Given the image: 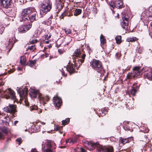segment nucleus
<instances>
[{"label": "nucleus", "instance_id": "obj_1", "mask_svg": "<svg viewBox=\"0 0 152 152\" xmlns=\"http://www.w3.org/2000/svg\"><path fill=\"white\" fill-rule=\"evenodd\" d=\"M83 55L81 56V58L73 57L72 58V62L74 64L71 63L70 61L68 63V65L66 67H64V69L62 68L60 70L63 75L66 76L65 71L69 72L70 74L74 72V67H76L77 68H79L85 60L86 55L84 52L82 53Z\"/></svg>", "mask_w": 152, "mask_h": 152}, {"label": "nucleus", "instance_id": "obj_2", "mask_svg": "<svg viewBox=\"0 0 152 152\" xmlns=\"http://www.w3.org/2000/svg\"><path fill=\"white\" fill-rule=\"evenodd\" d=\"M90 64L91 67L98 72L103 73L104 72L102 63L99 60L93 59L90 62Z\"/></svg>", "mask_w": 152, "mask_h": 152}, {"label": "nucleus", "instance_id": "obj_3", "mask_svg": "<svg viewBox=\"0 0 152 152\" xmlns=\"http://www.w3.org/2000/svg\"><path fill=\"white\" fill-rule=\"evenodd\" d=\"M0 96L7 99L10 98L14 100L16 98L14 92L10 88L4 91H1L0 90Z\"/></svg>", "mask_w": 152, "mask_h": 152}, {"label": "nucleus", "instance_id": "obj_4", "mask_svg": "<svg viewBox=\"0 0 152 152\" xmlns=\"http://www.w3.org/2000/svg\"><path fill=\"white\" fill-rule=\"evenodd\" d=\"M32 12V10L31 9L27 8L24 9L22 11L20 21H24L26 22L28 21L30 19L29 14Z\"/></svg>", "mask_w": 152, "mask_h": 152}, {"label": "nucleus", "instance_id": "obj_5", "mask_svg": "<svg viewBox=\"0 0 152 152\" xmlns=\"http://www.w3.org/2000/svg\"><path fill=\"white\" fill-rule=\"evenodd\" d=\"M51 8V3L49 0H45L41 5V10L44 13L50 11Z\"/></svg>", "mask_w": 152, "mask_h": 152}, {"label": "nucleus", "instance_id": "obj_6", "mask_svg": "<svg viewBox=\"0 0 152 152\" xmlns=\"http://www.w3.org/2000/svg\"><path fill=\"white\" fill-rule=\"evenodd\" d=\"M43 142L42 144V152H52L51 142L47 140L45 142V144Z\"/></svg>", "mask_w": 152, "mask_h": 152}, {"label": "nucleus", "instance_id": "obj_7", "mask_svg": "<svg viewBox=\"0 0 152 152\" xmlns=\"http://www.w3.org/2000/svg\"><path fill=\"white\" fill-rule=\"evenodd\" d=\"M140 67L139 66L134 67L133 69V72L127 75V78L129 79H132L139 76L140 73Z\"/></svg>", "mask_w": 152, "mask_h": 152}, {"label": "nucleus", "instance_id": "obj_8", "mask_svg": "<svg viewBox=\"0 0 152 152\" xmlns=\"http://www.w3.org/2000/svg\"><path fill=\"white\" fill-rule=\"evenodd\" d=\"M32 24L30 23L28 25L20 26L18 28V31L20 33H23L29 30L31 27Z\"/></svg>", "mask_w": 152, "mask_h": 152}, {"label": "nucleus", "instance_id": "obj_9", "mask_svg": "<svg viewBox=\"0 0 152 152\" xmlns=\"http://www.w3.org/2000/svg\"><path fill=\"white\" fill-rule=\"evenodd\" d=\"M97 150L99 152H113V147L110 146L104 147L100 146L97 148Z\"/></svg>", "mask_w": 152, "mask_h": 152}, {"label": "nucleus", "instance_id": "obj_10", "mask_svg": "<svg viewBox=\"0 0 152 152\" xmlns=\"http://www.w3.org/2000/svg\"><path fill=\"white\" fill-rule=\"evenodd\" d=\"M4 110L7 112L11 113H14L16 111V107L13 104H10L4 108Z\"/></svg>", "mask_w": 152, "mask_h": 152}, {"label": "nucleus", "instance_id": "obj_11", "mask_svg": "<svg viewBox=\"0 0 152 152\" xmlns=\"http://www.w3.org/2000/svg\"><path fill=\"white\" fill-rule=\"evenodd\" d=\"M18 92L19 94L20 97H23L26 96L27 94L28 89L27 88H25L23 89L21 88H17Z\"/></svg>", "mask_w": 152, "mask_h": 152}, {"label": "nucleus", "instance_id": "obj_12", "mask_svg": "<svg viewBox=\"0 0 152 152\" xmlns=\"http://www.w3.org/2000/svg\"><path fill=\"white\" fill-rule=\"evenodd\" d=\"M1 6L5 8L10 7L11 4V0H0Z\"/></svg>", "mask_w": 152, "mask_h": 152}, {"label": "nucleus", "instance_id": "obj_13", "mask_svg": "<svg viewBox=\"0 0 152 152\" xmlns=\"http://www.w3.org/2000/svg\"><path fill=\"white\" fill-rule=\"evenodd\" d=\"M62 100L61 98L56 96L53 98V103L54 105L58 107H59L62 103Z\"/></svg>", "mask_w": 152, "mask_h": 152}, {"label": "nucleus", "instance_id": "obj_14", "mask_svg": "<svg viewBox=\"0 0 152 152\" xmlns=\"http://www.w3.org/2000/svg\"><path fill=\"white\" fill-rule=\"evenodd\" d=\"M122 27L126 31H129L130 28V25L129 24V21L127 20H122L121 22Z\"/></svg>", "mask_w": 152, "mask_h": 152}, {"label": "nucleus", "instance_id": "obj_15", "mask_svg": "<svg viewBox=\"0 0 152 152\" xmlns=\"http://www.w3.org/2000/svg\"><path fill=\"white\" fill-rule=\"evenodd\" d=\"M144 15L147 17L152 16V6L149 7L147 10L142 13V16H144Z\"/></svg>", "mask_w": 152, "mask_h": 152}, {"label": "nucleus", "instance_id": "obj_16", "mask_svg": "<svg viewBox=\"0 0 152 152\" xmlns=\"http://www.w3.org/2000/svg\"><path fill=\"white\" fill-rule=\"evenodd\" d=\"M39 92L37 90L33 88L30 89V92L29 94L32 97L35 98L37 97V94H39Z\"/></svg>", "mask_w": 152, "mask_h": 152}, {"label": "nucleus", "instance_id": "obj_17", "mask_svg": "<svg viewBox=\"0 0 152 152\" xmlns=\"http://www.w3.org/2000/svg\"><path fill=\"white\" fill-rule=\"evenodd\" d=\"M31 13H32V14L30 17V19L28 20L27 21L28 23H29V21H30L31 22H32L36 19L37 14V12L34 11V12L32 11V12Z\"/></svg>", "mask_w": 152, "mask_h": 152}, {"label": "nucleus", "instance_id": "obj_18", "mask_svg": "<svg viewBox=\"0 0 152 152\" xmlns=\"http://www.w3.org/2000/svg\"><path fill=\"white\" fill-rule=\"evenodd\" d=\"M122 0H116L115 1V7L118 9L122 8L123 7Z\"/></svg>", "mask_w": 152, "mask_h": 152}, {"label": "nucleus", "instance_id": "obj_19", "mask_svg": "<svg viewBox=\"0 0 152 152\" xmlns=\"http://www.w3.org/2000/svg\"><path fill=\"white\" fill-rule=\"evenodd\" d=\"M82 53L81 52L80 50L79 49H76L74 53V56L73 57L81 58V55Z\"/></svg>", "mask_w": 152, "mask_h": 152}, {"label": "nucleus", "instance_id": "obj_20", "mask_svg": "<svg viewBox=\"0 0 152 152\" xmlns=\"http://www.w3.org/2000/svg\"><path fill=\"white\" fill-rule=\"evenodd\" d=\"M56 5L57 8L58 10H61L63 7V3L61 0H56Z\"/></svg>", "mask_w": 152, "mask_h": 152}, {"label": "nucleus", "instance_id": "obj_21", "mask_svg": "<svg viewBox=\"0 0 152 152\" xmlns=\"http://www.w3.org/2000/svg\"><path fill=\"white\" fill-rule=\"evenodd\" d=\"M135 84H134L133 86L132 87V89L130 90V93L133 96H134L136 93L137 90L136 89V87H135L134 86Z\"/></svg>", "mask_w": 152, "mask_h": 152}, {"label": "nucleus", "instance_id": "obj_22", "mask_svg": "<svg viewBox=\"0 0 152 152\" xmlns=\"http://www.w3.org/2000/svg\"><path fill=\"white\" fill-rule=\"evenodd\" d=\"M38 97L40 100H42L44 102L45 101L48 102L49 99V97L47 96L45 97H43L42 96V95L40 94H39Z\"/></svg>", "mask_w": 152, "mask_h": 152}, {"label": "nucleus", "instance_id": "obj_23", "mask_svg": "<svg viewBox=\"0 0 152 152\" xmlns=\"http://www.w3.org/2000/svg\"><path fill=\"white\" fill-rule=\"evenodd\" d=\"M144 76L149 80H152V71L149 72L148 73H145L144 75Z\"/></svg>", "mask_w": 152, "mask_h": 152}, {"label": "nucleus", "instance_id": "obj_24", "mask_svg": "<svg viewBox=\"0 0 152 152\" xmlns=\"http://www.w3.org/2000/svg\"><path fill=\"white\" fill-rule=\"evenodd\" d=\"M26 57L24 56H22L21 57L20 59V63L23 65H26Z\"/></svg>", "mask_w": 152, "mask_h": 152}, {"label": "nucleus", "instance_id": "obj_25", "mask_svg": "<svg viewBox=\"0 0 152 152\" xmlns=\"http://www.w3.org/2000/svg\"><path fill=\"white\" fill-rule=\"evenodd\" d=\"M82 12V10L81 9H76L75 10L74 12V15L75 16H77L80 15Z\"/></svg>", "mask_w": 152, "mask_h": 152}, {"label": "nucleus", "instance_id": "obj_26", "mask_svg": "<svg viewBox=\"0 0 152 152\" xmlns=\"http://www.w3.org/2000/svg\"><path fill=\"white\" fill-rule=\"evenodd\" d=\"M129 17L128 13H124L123 14L122 16V20H127L129 21Z\"/></svg>", "mask_w": 152, "mask_h": 152}, {"label": "nucleus", "instance_id": "obj_27", "mask_svg": "<svg viewBox=\"0 0 152 152\" xmlns=\"http://www.w3.org/2000/svg\"><path fill=\"white\" fill-rule=\"evenodd\" d=\"M129 138L123 139L121 137L120 140V141L122 144H124L125 143L129 142Z\"/></svg>", "mask_w": 152, "mask_h": 152}, {"label": "nucleus", "instance_id": "obj_28", "mask_svg": "<svg viewBox=\"0 0 152 152\" xmlns=\"http://www.w3.org/2000/svg\"><path fill=\"white\" fill-rule=\"evenodd\" d=\"M100 40L102 44H104L106 42V40L104 36L101 34L100 37Z\"/></svg>", "mask_w": 152, "mask_h": 152}, {"label": "nucleus", "instance_id": "obj_29", "mask_svg": "<svg viewBox=\"0 0 152 152\" xmlns=\"http://www.w3.org/2000/svg\"><path fill=\"white\" fill-rule=\"evenodd\" d=\"M109 4L110 7L112 8H111V10H113L114 9L115 7V1L114 0L112 1L111 2H109L108 3Z\"/></svg>", "mask_w": 152, "mask_h": 152}, {"label": "nucleus", "instance_id": "obj_30", "mask_svg": "<svg viewBox=\"0 0 152 152\" xmlns=\"http://www.w3.org/2000/svg\"><path fill=\"white\" fill-rule=\"evenodd\" d=\"M72 40V38L70 36L67 37L65 39V42L66 43V44L68 45Z\"/></svg>", "mask_w": 152, "mask_h": 152}, {"label": "nucleus", "instance_id": "obj_31", "mask_svg": "<svg viewBox=\"0 0 152 152\" xmlns=\"http://www.w3.org/2000/svg\"><path fill=\"white\" fill-rule=\"evenodd\" d=\"M0 130L4 134H7L8 133L7 129V128L2 127L0 128Z\"/></svg>", "mask_w": 152, "mask_h": 152}, {"label": "nucleus", "instance_id": "obj_32", "mask_svg": "<svg viewBox=\"0 0 152 152\" xmlns=\"http://www.w3.org/2000/svg\"><path fill=\"white\" fill-rule=\"evenodd\" d=\"M42 23L45 25L49 26L51 23V21L48 19L42 22Z\"/></svg>", "mask_w": 152, "mask_h": 152}, {"label": "nucleus", "instance_id": "obj_33", "mask_svg": "<svg viewBox=\"0 0 152 152\" xmlns=\"http://www.w3.org/2000/svg\"><path fill=\"white\" fill-rule=\"evenodd\" d=\"M115 40L117 43L119 44L121 42V37L120 36H117L115 37Z\"/></svg>", "mask_w": 152, "mask_h": 152}, {"label": "nucleus", "instance_id": "obj_34", "mask_svg": "<svg viewBox=\"0 0 152 152\" xmlns=\"http://www.w3.org/2000/svg\"><path fill=\"white\" fill-rule=\"evenodd\" d=\"M28 48L31 51H33L36 49L35 46L34 45L29 46Z\"/></svg>", "mask_w": 152, "mask_h": 152}, {"label": "nucleus", "instance_id": "obj_35", "mask_svg": "<svg viewBox=\"0 0 152 152\" xmlns=\"http://www.w3.org/2000/svg\"><path fill=\"white\" fill-rule=\"evenodd\" d=\"M33 129L34 130V132H37L40 130L39 127L38 125H35L33 127Z\"/></svg>", "mask_w": 152, "mask_h": 152}, {"label": "nucleus", "instance_id": "obj_36", "mask_svg": "<svg viewBox=\"0 0 152 152\" xmlns=\"http://www.w3.org/2000/svg\"><path fill=\"white\" fill-rule=\"evenodd\" d=\"M126 40L128 42H134L137 40V38L134 37H129L127 38Z\"/></svg>", "mask_w": 152, "mask_h": 152}, {"label": "nucleus", "instance_id": "obj_37", "mask_svg": "<svg viewBox=\"0 0 152 152\" xmlns=\"http://www.w3.org/2000/svg\"><path fill=\"white\" fill-rule=\"evenodd\" d=\"M69 122V119L67 118L64 120L62 121V124L64 125H65L67 124Z\"/></svg>", "mask_w": 152, "mask_h": 152}, {"label": "nucleus", "instance_id": "obj_38", "mask_svg": "<svg viewBox=\"0 0 152 152\" xmlns=\"http://www.w3.org/2000/svg\"><path fill=\"white\" fill-rule=\"evenodd\" d=\"M87 144L88 145V147H87L88 149L90 150H93V145H94L92 143H89L88 142V143Z\"/></svg>", "mask_w": 152, "mask_h": 152}, {"label": "nucleus", "instance_id": "obj_39", "mask_svg": "<svg viewBox=\"0 0 152 152\" xmlns=\"http://www.w3.org/2000/svg\"><path fill=\"white\" fill-rule=\"evenodd\" d=\"M4 28L3 25L0 23V34H1L4 31Z\"/></svg>", "mask_w": 152, "mask_h": 152}, {"label": "nucleus", "instance_id": "obj_40", "mask_svg": "<svg viewBox=\"0 0 152 152\" xmlns=\"http://www.w3.org/2000/svg\"><path fill=\"white\" fill-rule=\"evenodd\" d=\"M36 63V60L31 61H29V63H28V65L30 66H32L35 64Z\"/></svg>", "mask_w": 152, "mask_h": 152}, {"label": "nucleus", "instance_id": "obj_41", "mask_svg": "<svg viewBox=\"0 0 152 152\" xmlns=\"http://www.w3.org/2000/svg\"><path fill=\"white\" fill-rule=\"evenodd\" d=\"M37 108V107L36 105H34V106H31L30 107V110L31 111H32L34 110H36Z\"/></svg>", "mask_w": 152, "mask_h": 152}, {"label": "nucleus", "instance_id": "obj_42", "mask_svg": "<svg viewBox=\"0 0 152 152\" xmlns=\"http://www.w3.org/2000/svg\"><path fill=\"white\" fill-rule=\"evenodd\" d=\"M67 12H65L61 14V15L60 16V18L61 19H63L64 17L66 16H67Z\"/></svg>", "mask_w": 152, "mask_h": 152}, {"label": "nucleus", "instance_id": "obj_43", "mask_svg": "<svg viewBox=\"0 0 152 152\" xmlns=\"http://www.w3.org/2000/svg\"><path fill=\"white\" fill-rule=\"evenodd\" d=\"M64 30L66 34H68L71 33V30L69 29H64Z\"/></svg>", "mask_w": 152, "mask_h": 152}, {"label": "nucleus", "instance_id": "obj_44", "mask_svg": "<svg viewBox=\"0 0 152 152\" xmlns=\"http://www.w3.org/2000/svg\"><path fill=\"white\" fill-rule=\"evenodd\" d=\"M86 47L87 50H88V53L90 55L91 52L92 51L91 49V48L88 45H86Z\"/></svg>", "mask_w": 152, "mask_h": 152}, {"label": "nucleus", "instance_id": "obj_45", "mask_svg": "<svg viewBox=\"0 0 152 152\" xmlns=\"http://www.w3.org/2000/svg\"><path fill=\"white\" fill-rule=\"evenodd\" d=\"M62 128L61 127L59 126L58 125L55 126L54 129L55 130L56 129L57 130H61Z\"/></svg>", "mask_w": 152, "mask_h": 152}, {"label": "nucleus", "instance_id": "obj_46", "mask_svg": "<svg viewBox=\"0 0 152 152\" xmlns=\"http://www.w3.org/2000/svg\"><path fill=\"white\" fill-rule=\"evenodd\" d=\"M4 120L7 121H8V122H9L10 121V118L9 117L8 115H7L6 117H4Z\"/></svg>", "mask_w": 152, "mask_h": 152}, {"label": "nucleus", "instance_id": "obj_47", "mask_svg": "<svg viewBox=\"0 0 152 152\" xmlns=\"http://www.w3.org/2000/svg\"><path fill=\"white\" fill-rule=\"evenodd\" d=\"M37 40L36 39H33L31 41H30V43L31 44H33L37 42Z\"/></svg>", "mask_w": 152, "mask_h": 152}, {"label": "nucleus", "instance_id": "obj_48", "mask_svg": "<svg viewBox=\"0 0 152 152\" xmlns=\"http://www.w3.org/2000/svg\"><path fill=\"white\" fill-rule=\"evenodd\" d=\"M16 141L19 142V144L20 145L22 141V139L21 138H19L17 139L16 140Z\"/></svg>", "mask_w": 152, "mask_h": 152}, {"label": "nucleus", "instance_id": "obj_49", "mask_svg": "<svg viewBox=\"0 0 152 152\" xmlns=\"http://www.w3.org/2000/svg\"><path fill=\"white\" fill-rule=\"evenodd\" d=\"M148 70V68L146 67L143 68L142 69V72H145Z\"/></svg>", "mask_w": 152, "mask_h": 152}, {"label": "nucleus", "instance_id": "obj_50", "mask_svg": "<svg viewBox=\"0 0 152 152\" xmlns=\"http://www.w3.org/2000/svg\"><path fill=\"white\" fill-rule=\"evenodd\" d=\"M76 142L75 140H71L69 142V143L71 144H73Z\"/></svg>", "mask_w": 152, "mask_h": 152}, {"label": "nucleus", "instance_id": "obj_51", "mask_svg": "<svg viewBox=\"0 0 152 152\" xmlns=\"http://www.w3.org/2000/svg\"><path fill=\"white\" fill-rule=\"evenodd\" d=\"M9 43L8 44V47H10L11 46H13V42H12V41H10V39L9 40Z\"/></svg>", "mask_w": 152, "mask_h": 152}, {"label": "nucleus", "instance_id": "obj_52", "mask_svg": "<svg viewBox=\"0 0 152 152\" xmlns=\"http://www.w3.org/2000/svg\"><path fill=\"white\" fill-rule=\"evenodd\" d=\"M64 51V50H61V49H59L58 50V53L60 54H61L63 53Z\"/></svg>", "mask_w": 152, "mask_h": 152}, {"label": "nucleus", "instance_id": "obj_53", "mask_svg": "<svg viewBox=\"0 0 152 152\" xmlns=\"http://www.w3.org/2000/svg\"><path fill=\"white\" fill-rule=\"evenodd\" d=\"M3 123L6 125H9V122H8V121H7L5 120H4L3 121Z\"/></svg>", "mask_w": 152, "mask_h": 152}, {"label": "nucleus", "instance_id": "obj_54", "mask_svg": "<svg viewBox=\"0 0 152 152\" xmlns=\"http://www.w3.org/2000/svg\"><path fill=\"white\" fill-rule=\"evenodd\" d=\"M102 112V114H104V115L107 112L106 110H105L102 109L101 110Z\"/></svg>", "mask_w": 152, "mask_h": 152}, {"label": "nucleus", "instance_id": "obj_55", "mask_svg": "<svg viewBox=\"0 0 152 152\" xmlns=\"http://www.w3.org/2000/svg\"><path fill=\"white\" fill-rule=\"evenodd\" d=\"M80 150L81 152H86V151L82 148H80Z\"/></svg>", "mask_w": 152, "mask_h": 152}, {"label": "nucleus", "instance_id": "obj_56", "mask_svg": "<svg viewBox=\"0 0 152 152\" xmlns=\"http://www.w3.org/2000/svg\"><path fill=\"white\" fill-rule=\"evenodd\" d=\"M4 136V134L1 132L0 131V138H3Z\"/></svg>", "mask_w": 152, "mask_h": 152}, {"label": "nucleus", "instance_id": "obj_57", "mask_svg": "<svg viewBox=\"0 0 152 152\" xmlns=\"http://www.w3.org/2000/svg\"><path fill=\"white\" fill-rule=\"evenodd\" d=\"M73 15L72 14V13H70L67 12V16L68 17H69L71 16H72Z\"/></svg>", "mask_w": 152, "mask_h": 152}, {"label": "nucleus", "instance_id": "obj_58", "mask_svg": "<svg viewBox=\"0 0 152 152\" xmlns=\"http://www.w3.org/2000/svg\"><path fill=\"white\" fill-rule=\"evenodd\" d=\"M50 37H51V35H49L48 36V35H46L45 36V39H49Z\"/></svg>", "mask_w": 152, "mask_h": 152}, {"label": "nucleus", "instance_id": "obj_59", "mask_svg": "<svg viewBox=\"0 0 152 152\" xmlns=\"http://www.w3.org/2000/svg\"><path fill=\"white\" fill-rule=\"evenodd\" d=\"M18 121H15L14 122V124H15V125H16V124L18 123Z\"/></svg>", "mask_w": 152, "mask_h": 152}, {"label": "nucleus", "instance_id": "obj_60", "mask_svg": "<svg viewBox=\"0 0 152 152\" xmlns=\"http://www.w3.org/2000/svg\"><path fill=\"white\" fill-rule=\"evenodd\" d=\"M45 56L46 57H48V56L49 54L47 53H45Z\"/></svg>", "mask_w": 152, "mask_h": 152}, {"label": "nucleus", "instance_id": "obj_61", "mask_svg": "<svg viewBox=\"0 0 152 152\" xmlns=\"http://www.w3.org/2000/svg\"><path fill=\"white\" fill-rule=\"evenodd\" d=\"M69 139H68L66 140V143H67L68 142H69Z\"/></svg>", "mask_w": 152, "mask_h": 152}, {"label": "nucleus", "instance_id": "obj_62", "mask_svg": "<svg viewBox=\"0 0 152 152\" xmlns=\"http://www.w3.org/2000/svg\"><path fill=\"white\" fill-rule=\"evenodd\" d=\"M4 83H3V82H2V83L0 82V86L3 85H4Z\"/></svg>", "mask_w": 152, "mask_h": 152}, {"label": "nucleus", "instance_id": "obj_63", "mask_svg": "<svg viewBox=\"0 0 152 152\" xmlns=\"http://www.w3.org/2000/svg\"><path fill=\"white\" fill-rule=\"evenodd\" d=\"M45 43L46 44H48L49 43V41H45Z\"/></svg>", "mask_w": 152, "mask_h": 152}, {"label": "nucleus", "instance_id": "obj_64", "mask_svg": "<svg viewBox=\"0 0 152 152\" xmlns=\"http://www.w3.org/2000/svg\"><path fill=\"white\" fill-rule=\"evenodd\" d=\"M41 123L42 124H43V125H45V123L43 122H41Z\"/></svg>", "mask_w": 152, "mask_h": 152}]
</instances>
